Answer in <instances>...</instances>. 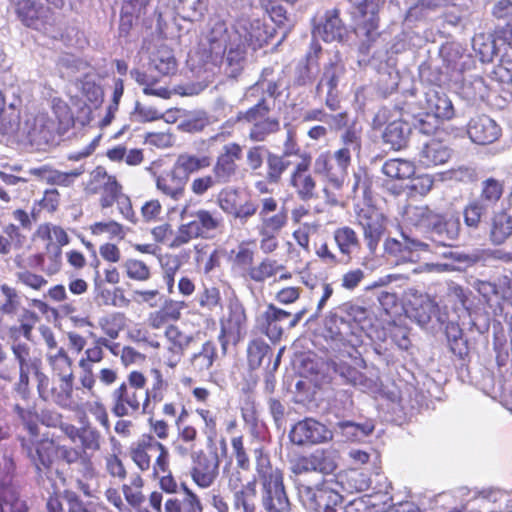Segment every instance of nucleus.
I'll return each instance as SVG.
<instances>
[{
	"label": "nucleus",
	"mask_w": 512,
	"mask_h": 512,
	"mask_svg": "<svg viewBox=\"0 0 512 512\" xmlns=\"http://www.w3.org/2000/svg\"><path fill=\"white\" fill-rule=\"evenodd\" d=\"M330 431L319 421L305 418L297 422L289 433V438L296 445L318 444L329 438Z\"/></svg>",
	"instance_id": "22"
},
{
	"label": "nucleus",
	"mask_w": 512,
	"mask_h": 512,
	"mask_svg": "<svg viewBox=\"0 0 512 512\" xmlns=\"http://www.w3.org/2000/svg\"><path fill=\"white\" fill-rule=\"evenodd\" d=\"M315 472L329 475L332 474L338 467L339 452L337 449L319 448L312 452Z\"/></svg>",
	"instance_id": "42"
},
{
	"label": "nucleus",
	"mask_w": 512,
	"mask_h": 512,
	"mask_svg": "<svg viewBox=\"0 0 512 512\" xmlns=\"http://www.w3.org/2000/svg\"><path fill=\"white\" fill-rule=\"evenodd\" d=\"M103 348L111 349V341L104 336L97 337L92 345L85 349L83 356L79 359V367L93 368L95 364L100 363L105 357Z\"/></svg>",
	"instance_id": "53"
},
{
	"label": "nucleus",
	"mask_w": 512,
	"mask_h": 512,
	"mask_svg": "<svg viewBox=\"0 0 512 512\" xmlns=\"http://www.w3.org/2000/svg\"><path fill=\"white\" fill-rule=\"evenodd\" d=\"M25 240L26 236L22 234L16 224L5 225L0 233V254L8 255L13 249L21 248Z\"/></svg>",
	"instance_id": "49"
},
{
	"label": "nucleus",
	"mask_w": 512,
	"mask_h": 512,
	"mask_svg": "<svg viewBox=\"0 0 512 512\" xmlns=\"http://www.w3.org/2000/svg\"><path fill=\"white\" fill-rule=\"evenodd\" d=\"M367 319L366 308L344 303L331 313L325 323V337L332 341L339 352L355 350L362 344V323Z\"/></svg>",
	"instance_id": "3"
},
{
	"label": "nucleus",
	"mask_w": 512,
	"mask_h": 512,
	"mask_svg": "<svg viewBox=\"0 0 512 512\" xmlns=\"http://www.w3.org/2000/svg\"><path fill=\"white\" fill-rule=\"evenodd\" d=\"M88 189L92 194H99L98 203L101 209L111 208L115 204L119 214L125 220L134 225L138 222L132 200L124 192L123 185L115 175L108 174L106 171L99 172Z\"/></svg>",
	"instance_id": "6"
},
{
	"label": "nucleus",
	"mask_w": 512,
	"mask_h": 512,
	"mask_svg": "<svg viewBox=\"0 0 512 512\" xmlns=\"http://www.w3.org/2000/svg\"><path fill=\"white\" fill-rule=\"evenodd\" d=\"M382 139L385 144H388L395 151L405 148L408 143V132L405 130V124L401 121L389 123L385 127Z\"/></svg>",
	"instance_id": "50"
},
{
	"label": "nucleus",
	"mask_w": 512,
	"mask_h": 512,
	"mask_svg": "<svg viewBox=\"0 0 512 512\" xmlns=\"http://www.w3.org/2000/svg\"><path fill=\"white\" fill-rule=\"evenodd\" d=\"M145 479L139 473H133L128 483L121 486V492L129 507L135 512H162L163 491L154 490L148 496L149 507L144 506L146 496L143 492Z\"/></svg>",
	"instance_id": "13"
},
{
	"label": "nucleus",
	"mask_w": 512,
	"mask_h": 512,
	"mask_svg": "<svg viewBox=\"0 0 512 512\" xmlns=\"http://www.w3.org/2000/svg\"><path fill=\"white\" fill-rule=\"evenodd\" d=\"M21 124V112L14 104L6 106L5 94L0 90V129L7 132H17Z\"/></svg>",
	"instance_id": "43"
},
{
	"label": "nucleus",
	"mask_w": 512,
	"mask_h": 512,
	"mask_svg": "<svg viewBox=\"0 0 512 512\" xmlns=\"http://www.w3.org/2000/svg\"><path fill=\"white\" fill-rule=\"evenodd\" d=\"M280 131V121L276 117L255 122L249 130L248 138L252 142H264L272 134Z\"/></svg>",
	"instance_id": "55"
},
{
	"label": "nucleus",
	"mask_w": 512,
	"mask_h": 512,
	"mask_svg": "<svg viewBox=\"0 0 512 512\" xmlns=\"http://www.w3.org/2000/svg\"><path fill=\"white\" fill-rule=\"evenodd\" d=\"M128 456L139 472L151 471V478L164 493L175 496L181 491L171 468L169 448L150 433H142L130 443Z\"/></svg>",
	"instance_id": "1"
},
{
	"label": "nucleus",
	"mask_w": 512,
	"mask_h": 512,
	"mask_svg": "<svg viewBox=\"0 0 512 512\" xmlns=\"http://www.w3.org/2000/svg\"><path fill=\"white\" fill-rule=\"evenodd\" d=\"M333 239L339 252L351 259L354 251L361 248V241L357 232L350 226H340L333 231Z\"/></svg>",
	"instance_id": "38"
},
{
	"label": "nucleus",
	"mask_w": 512,
	"mask_h": 512,
	"mask_svg": "<svg viewBox=\"0 0 512 512\" xmlns=\"http://www.w3.org/2000/svg\"><path fill=\"white\" fill-rule=\"evenodd\" d=\"M83 173L82 170L74 169L68 172L60 171L45 164L29 170V174L45 182L50 186L62 188L72 187L76 179ZM62 197L56 187H50L43 191L42 197L33 203V214L41 216L44 212L49 215L57 213L60 209Z\"/></svg>",
	"instance_id": "4"
},
{
	"label": "nucleus",
	"mask_w": 512,
	"mask_h": 512,
	"mask_svg": "<svg viewBox=\"0 0 512 512\" xmlns=\"http://www.w3.org/2000/svg\"><path fill=\"white\" fill-rule=\"evenodd\" d=\"M12 351L19 362V368H31L35 375L37 371H41V359L30 357V347L26 343L13 344Z\"/></svg>",
	"instance_id": "63"
},
{
	"label": "nucleus",
	"mask_w": 512,
	"mask_h": 512,
	"mask_svg": "<svg viewBox=\"0 0 512 512\" xmlns=\"http://www.w3.org/2000/svg\"><path fill=\"white\" fill-rule=\"evenodd\" d=\"M467 133L474 143L487 145L499 138L501 128L492 118L478 115L469 121Z\"/></svg>",
	"instance_id": "25"
},
{
	"label": "nucleus",
	"mask_w": 512,
	"mask_h": 512,
	"mask_svg": "<svg viewBox=\"0 0 512 512\" xmlns=\"http://www.w3.org/2000/svg\"><path fill=\"white\" fill-rule=\"evenodd\" d=\"M426 246L419 241L408 238L404 242L395 238H388L385 240L384 250L388 255L395 257L398 262H415L416 252L424 249Z\"/></svg>",
	"instance_id": "33"
},
{
	"label": "nucleus",
	"mask_w": 512,
	"mask_h": 512,
	"mask_svg": "<svg viewBox=\"0 0 512 512\" xmlns=\"http://www.w3.org/2000/svg\"><path fill=\"white\" fill-rule=\"evenodd\" d=\"M186 184L187 177L180 176L175 167L155 175L157 190L173 201H179L185 196Z\"/></svg>",
	"instance_id": "27"
},
{
	"label": "nucleus",
	"mask_w": 512,
	"mask_h": 512,
	"mask_svg": "<svg viewBox=\"0 0 512 512\" xmlns=\"http://www.w3.org/2000/svg\"><path fill=\"white\" fill-rule=\"evenodd\" d=\"M265 163V181L268 184L273 185L279 184L281 182L284 173L291 165V162L285 157V155L277 154L271 151H267Z\"/></svg>",
	"instance_id": "40"
},
{
	"label": "nucleus",
	"mask_w": 512,
	"mask_h": 512,
	"mask_svg": "<svg viewBox=\"0 0 512 512\" xmlns=\"http://www.w3.org/2000/svg\"><path fill=\"white\" fill-rule=\"evenodd\" d=\"M14 411L22 425L28 432L27 437L40 436L39 414L35 408H23L19 404L14 406Z\"/></svg>",
	"instance_id": "61"
},
{
	"label": "nucleus",
	"mask_w": 512,
	"mask_h": 512,
	"mask_svg": "<svg viewBox=\"0 0 512 512\" xmlns=\"http://www.w3.org/2000/svg\"><path fill=\"white\" fill-rule=\"evenodd\" d=\"M272 354V349L262 338H255L249 341L247 346V361L252 370L258 369L263 359Z\"/></svg>",
	"instance_id": "56"
},
{
	"label": "nucleus",
	"mask_w": 512,
	"mask_h": 512,
	"mask_svg": "<svg viewBox=\"0 0 512 512\" xmlns=\"http://www.w3.org/2000/svg\"><path fill=\"white\" fill-rule=\"evenodd\" d=\"M415 165L413 162L404 159H389L382 167V172L391 179L406 180L415 174Z\"/></svg>",
	"instance_id": "51"
},
{
	"label": "nucleus",
	"mask_w": 512,
	"mask_h": 512,
	"mask_svg": "<svg viewBox=\"0 0 512 512\" xmlns=\"http://www.w3.org/2000/svg\"><path fill=\"white\" fill-rule=\"evenodd\" d=\"M123 269L128 279L136 282H147L152 277L151 268L140 259L129 258L123 263Z\"/></svg>",
	"instance_id": "58"
},
{
	"label": "nucleus",
	"mask_w": 512,
	"mask_h": 512,
	"mask_svg": "<svg viewBox=\"0 0 512 512\" xmlns=\"http://www.w3.org/2000/svg\"><path fill=\"white\" fill-rule=\"evenodd\" d=\"M284 268L277 260L266 257L249 269L248 276L256 283H264L275 277Z\"/></svg>",
	"instance_id": "48"
},
{
	"label": "nucleus",
	"mask_w": 512,
	"mask_h": 512,
	"mask_svg": "<svg viewBox=\"0 0 512 512\" xmlns=\"http://www.w3.org/2000/svg\"><path fill=\"white\" fill-rule=\"evenodd\" d=\"M46 509L47 512H89L80 496L70 489H65L61 495H49Z\"/></svg>",
	"instance_id": "32"
},
{
	"label": "nucleus",
	"mask_w": 512,
	"mask_h": 512,
	"mask_svg": "<svg viewBox=\"0 0 512 512\" xmlns=\"http://www.w3.org/2000/svg\"><path fill=\"white\" fill-rule=\"evenodd\" d=\"M512 234V216L506 211H499L492 218L491 240L502 244Z\"/></svg>",
	"instance_id": "52"
},
{
	"label": "nucleus",
	"mask_w": 512,
	"mask_h": 512,
	"mask_svg": "<svg viewBox=\"0 0 512 512\" xmlns=\"http://www.w3.org/2000/svg\"><path fill=\"white\" fill-rule=\"evenodd\" d=\"M182 498L172 496L164 502V512H204L200 496L185 483H181Z\"/></svg>",
	"instance_id": "30"
},
{
	"label": "nucleus",
	"mask_w": 512,
	"mask_h": 512,
	"mask_svg": "<svg viewBox=\"0 0 512 512\" xmlns=\"http://www.w3.org/2000/svg\"><path fill=\"white\" fill-rule=\"evenodd\" d=\"M312 156L308 152L300 155V161L291 169L288 185L299 199L309 201L316 197L317 180L312 171Z\"/></svg>",
	"instance_id": "16"
},
{
	"label": "nucleus",
	"mask_w": 512,
	"mask_h": 512,
	"mask_svg": "<svg viewBox=\"0 0 512 512\" xmlns=\"http://www.w3.org/2000/svg\"><path fill=\"white\" fill-rule=\"evenodd\" d=\"M437 214L427 205L408 206L405 210V219L412 226L429 230L433 226Z\"/></svg>",
	"instance_id": "47"
},
{
	"label": "nucleus",
	"mask_w": 512,
	"mask_h": 512,
	"mask_svg": "<svg viewBox=\"0 0 512 512\" xmlns=\"http://www.w3.org/2000/svg\"><path fill=\"white\" fill-rule=\"evenodd\" d=\"M233 29L252 45L253 50L267 43V31L260 19L239 18Z\"/></svg>",
	"instance_id": "31"
},
{
	"label": "nucleus",
	"mask_w": 512,
	"mask_h": 512,
	"mask_svg": "<svg viewBox=\"0 0 512 512\" xmlns=\"http://www.w3.org/2000/svg\"><path fill=\"white\" fill-rule=\"evenodd\" d=\"M278 209V201L274 197H265L260 201L258 234L259 247L264 254H271L279 247L278 234L288 221L287 211Z\"/></svg>",
	"instance_id": "8"
},
{
	"label": "nucleus",
	"mask_w": 512,
	"mask_h": 512,
	"mask_svg": "<svg viewBox=\"0 0 512 512\" xmlns=\"http://www.w3.org/2000/svg\"><path fill=\"white\" fill-rule=\"evenodd\" d=\"M364 5H360V11L363 16V20L357 24L356 29L358 32L365 37L368 44L374 42L378 36L380 35L378 32L379 27V17L377 13L372 12L369 16H367V13L362 9Z\"/></svg>",
	"instance_id": "60"
},
{
	"label": "nucleus",
	"mask_w": 512,
	"mask_h": 512,
	"mask_svg": "<svg viewBox=\"0 0 512 512\" xmlns=\"http://www.w3.org/2000/svg\"><path fill=\"white\" fill-rule=\"evenodd\" d=\"M248 327V318L243 304L238 300H231L227 305V312L220 319L218 341L221 352L227 353L229 344L237 345L241 342Z\"/></svg>",
	"instance_id": "11"
},
{
	"label": "nucleus",
	"mask_w": 512,
	"mask_h": 512,
	"mask_svg": "<svg viewBox=\"0 0 512 512\" xmlns=\"http://www.w3.org/2000/svg\"><path fill=\"white\" fill-rule=\"evenodd\" d=\"M35 377L40 399L73 412L84 410L86 404L85 392L79 387H74L73 373L62 375L58 380L52 381L42 371H37Z\"/></svg>",
	"instance_id": "5"
},
{
	"label": "nucleus",
	"mask_w": 512,
	"mask_h": 512,
	"mask_svg": "<svg viewBox=\"0 0 512 512\" xmlns=\"http://www.w3.org/2000/svg\"><path fill=\"white\" fill-rule=\"evenodd\" d=\"M335 477V483L340 485L343 491L349 494L364 491L368 487L363 473L357 469L340 471Z\"/></svg>",
	"instance_id": "46"
},
{
	"label": "nucleus",
	"mask_w": 512,
	"mask_h": 512,
	"mask_svg": "<svg viewBox=\"0 0 512 512\" xmlns=\"http://www.w3.org/2000/svg\"><path fill=\"white\" fill-rule=\"evenodd\" d=\"M150 376L151 382L143 390L144 414H151L169 390V382L159 368H151Z\"/></svg>",
	"instance_id": "26"
},
{
	"label": "nucleus",
	"mask_w": 512,
	"mask_h": 512,
	"mask_svg": "<svg viewBox=\"0 0 512 512\" xmlns=\"http://www.w3.org/2000/svg\"><path fill=\"white\" fill-rule=\"evenodd\" d=\"M339 14L340 11L337 8L328 10L325 13V20L321 31V37L325 42H332L343 38L345 27Z\"/></svg>",
	"instance_id": "45"
},
{
	"label": "nucleus",
	"mask_w": 512,
	"mask_h": 512,
	"mask_svg": "<svg viewBox=\"0 0 512 512\" xmlns=\"http://www.w3.org/2000/svg\"><path fill=\"white\" fill-rule=\"evenodd\" d=\"M20 445L38 472L49 471L57 460L58 443L48 434L20 437Z\"/></svg>",
	"instance_id": "15"
},
{
	"label": "nucleus",
	"mask_w": 512,
	"mask_h": 512,
	"mask_svg": "<svg viewBox=\"0 0 512 512\" xmlns=\"http://www.w3.org/2000/svg\"><path fill=\"white\" fill-rule=\"evenodd\" d=\"M243 148L237 142H229L221 148L212 167V173L219 183L228 184L236 179L240 171Z\"/></svg>",
	"instance_id": "17"
},
{
	"label": "nucleus",
	"mask_w": 512,
	"mask_h": 512,
	"mask_svg": "<svg viewBox=\"0 0 512 512\" xmlns=\"http://www.w3.org/2000/svg\"><path fill=\"white\" fill-rule=\"evenodd\" d=\"M131 74L134 76L135 81L143 86V93L145 95L156 96L167 99L170 96V91L166 87H157V79L148 75L144 71L133 70Z\"/></svg>",
	"instance_id": "57"
},
{
	"label": "nucleus",
	"mask_w": 512,
	"mask_h": 512,
	"mask_svg": "<svg viewBox=\"0 0 512 512\" xmlns=\"http://www.w3.org/2000/svg\"><path fill=\"white\" fill-rule=\"evenodd\" d=\"M89 230L94 236L107 234L110 239L123 240L126 236L124 226L115 220L94 222L90 225Z\"/></svg>",
	"instance_id": "59"
},
{
	"label": "nucleus",
	"mask_w": 512,
	"mask_h": 512,
	"mask_svg": "<svg viewBox=\"0 0 512 512\" xmlns=\"http://www.w3.org/2000/svg\"><path fill=\"white\" fill-rule=\"evenodd\" d=\"M152 63L163 76L174 75L177 71V61L173 51L167 46H160L153 55Z\"/></svg>",
	"instance_id": "54"
},
{
	"label": "nucleus",
	"mask_w": 512,
	"mask_h": 512,
	"mask_svg": "<svg viewBox=\"0 0 512 512\" xmlns=\"http://www.w3.org/2000/svg\"><path fill=\"white\" fill-rule=\"evenodd\" d=\"M211 165V157L208 155L197 156L189 153H182L178 155L174 167L183 172V177L196 173L200 170L206 169Z\"/></svg>",
	"instance_id": "44"
},
{
	"label": "nucleus",
	"mask_w": 512,
	"mask_h": 512,
	"mask_svg": "<svg viewBox=\"0 0 512 512\" xmlns=\"http://www.w3.org/2000/svg\"><path fill=\"white\" fill-rule=\"evenodd\" d=\"M232 455L236 461V467L240 471L248 472L251 468V461L248 450L245 447L243 435L231 438Z\"/></svg>",
	"instance_id": "62"
},
{
	"label": "nucleus",
	"mask_w": 512,
	"mask_h": 512,
	"mask_svg": "<svg viewBox=\"0 0 512 512\" xmlns=\"http://www.w3.org/2000/svg\"><path fill=\"white\" fill-rule=\"evenodd\" d=\"M217 357L215 343L208 340L202 344L198 352L193 353L189 358V369L194 374H202L212 368Z\"/></svg>",
	"instance_id": "36"
},
{
	"label": "nucleus",
	"mask_w": 512,
	"mask_h": 512,
	"mask_svg": "<svg viewBox=\"0 0 512 512\" xmlns=\"http://www.w3.org/2000/svg\"><path fill=\"white\" fill-rule=\"evenodd\" d=\"M193 217L194 219L191 221L196 226L201 238L207 239L212 236V232L223 227V218L215 211L198 209L193 213Z\"/></svg>",
	"instance_id": "37"
},
{
	"label": "nucleus",
	"mask_w": 512,
	"mask_h": 512,
	"mask_svg": "<svg viewBox=\"0 0 512 512\" xmlns=\"http://www.w3.org/2000/svg\"><path fill=\"white\" fill-rule=\"evenodd\" d=\"M432 240L439 246L452 247L453 242L460 234V221L459 217L449 216L448 214L438 213L437 217L430 227Z\"/></svg>",
	"instance_id": "23"
},
{
	"label": "nucleus",
	"mask_w": 512,
	"mask_h": 512,
	"mask_svg": "<svg viewBox=\"0 0 512 512\" xmlns=\"http://www.w3.org/2000/svg\"><path fill=\"white\" fill-rule=\"evenodd\" d=\"M78 439L80 441L81 451L83 454H87V451L96 452L101 448L100 432L89 425L81 427Z\"/></svg>",
	"instance_id": "64"
},
{
	"label": "nucleus",
	"mask_w": 512,
	"mask_h": 512,
	"mask_svg": "<svg viewBox=\"0 0 512 512\" xmlns=\"http://www.w3.org/2000/svg\"><path fill=\"white\" fill-rule=\"evenodd\" d=\"M188 474L199 489L212 487L219 476V460L200 449L191 456Z\"/></svg>",
	"instance_id": "18"
},
{
	"label": "nucleus",
	"mask_w": 512,
	"mask_h": 512,
	"mask_svg": "<svg viewBox=\"0 0 512 512\" xmlns=\"http://www.w3.org/2000/svg\"><path fill=\"white\" fill-rule=\"evenodd\" d=\"M428 113L441 120H450L455 115L454 106L446 93L439 90H429L426 93Z\"/></svg>",
	"instance_id": "35"
},
{
	"label": "nucleus",
	"mask_w": 512,
	"mask_h": 512,
	"mask_svg": "<svg viewBox=\"0 0 512 512\" xmlns=\"http://www.w3.org/2000/svg\"><path fill=\"white\" fill-rule=\"evenodd\" d=\"M255 471L261 486V504L266 512H290L289 500L284 483V471L274 467L270 454L264 446L253 450Z\"/></svg>",
	"instance_id": "2"
},
{
	"label": "nucleus",
	"mask_w": 512,
	"mask_h": 512,
	"mask_svg": "<svg viewBox=\"0 0 512 512\" xmlns=\"http://www.w3.org/2000/svg\"><path fill=\"white\" fill-rule=\"evenodd\" d=\"M352 153L347 148L320 152L314 160V172L333 188L340 189L348 176Z\"/></svg>",
	"instance_id": "10"
},
{
	"label": "nucleus",
	"mask_w": 512,
	"mask_h": 512,
	"mask_svg": "<svg viewBox=\"0 0 512 512\" xmlns=\"http://www.w3.org/2000/svg\"><path fill=\"white\" fill-rule=\"evenodd\" d=\"M505 191V181L490 176L482 180L480 185L479 200L488 207H494L502 199Z\"/></svg>",
	"instance_id": "39"
},
{
	"label": "nucleus",
	"mask_w": 512,
	"mask_h": 512,
	"mask_svg": "<svg viewBox=\"0 0 512 512\" xmlns=\"http://www.w3.org/2000/svg\"><path fill=\"white\" fill-rule=\"evenodd\" d=\"M226 488L232 495L235 510L240 512H258L257 479L252 477L246 481L245 474L238 469L225 471Z\"/></svg>",
	"instance_id": "12"
},
{
	"label": "nucleus",
	"mask_w": 512,
	"mask_h": 512,
	"mask_svg": "<svg viewBox=\"0 0 512 512\" xmlns=\"http://www.w3.org/2000/svg\"><path fill=\"white\" fill-rule=\"evenodd\" d=\"M15 13L25 27L37 31L45 30L47 26L56 24L52 9L34 0H18L15 5Z\"/></svg>",
	"instance_id": "19"
},
{
	"label": "nucleus",
	"mask_w": 512,
	"mask_h": 512,
	"mask_svg": "<svg viewBox=\"0 0 512 512\" xmlns=\"http://www.w3.org/2000/svg\"><path fill=\"white\" fill-rule=\"evenodd\" d=\"M57 459H61L69 465L80 463L82 466V476L86 480L92 479L96 476V469L91 458L87 454H83L78 448L58 444Z\"/></svg>",
	"instance_id": "34"
},
{
	"label": "nucleus",
	"mask_w": 512,
	"mask_h": 512,
	"mask_svg": "<svg viewBox=\"0 0 512 512\" xmlns=\"http://www.w3.org/2000/svg\"><path fill=\"white\" fill-rule=\"evenodd\" d=\"M147 378L139 370L130 371L122 383L111 392V412L123 418L144 413L143 390Z\"/></svg>",
	"instance_id": "7"
},
{
	"label": "nucleus",
	"mask_w": 512,
	"mask_h": 512,
	"mask_svg": "<svg viewBox=\"0 0 512 512\" xmlns=\"http://www.w3.org/2000/svg\"><path fill=\"white\" fill-rule=\"evenodd\" d=\"M328 366L334 373L339 375L347 385H351L363 391L376 387V382L363 372V370L367 368V364L358 351V348L339 352V356L329 360Z\"/></svg>",
	"instance_id": "9"
},
{
	"label": "nucleus",
	"mask_w": 512,
	"mask_h": 512,
	"mask_svg": "<svg viewBox=\"0 0 512 512\" xmlns=\"http://www.w3.org/2000/svg\"><path fill=\"white\" fill-rule=\"evenodd\" d=\"M452 150L443 136H433L425 142L419 152V163L426 167H434L448 162Z\"/></svg>",
	"instance_id": "24"
},
{
	"label": "nucleus",
	"mask_w": 512,
	"mask_h": 512,
	"mask_svg": "<svg viewBox=\"0 0 512 512\" xmlns=\"http://www.w3.org/2000/svg\"><path fill=\"white\" fill-rule=\"evenodd\" d=\"M187 307L184 301L168 299L162 306L149 313L147 322L153 329H161L181 319L182 311Z\"/></svg>",
	"instance_id": "29"
},
{
	"label": "nucleus",
	"mask_w": 512,
	"mask_h": 512,
	"mask_svg": "<svg viewBox=\"0 0 512 512\" xmlns=\"http://www.w3.org/2000/svg\"><path fill=\"white\" fill-rule=\"evenodd\" d=\"M335 484L333 480H322L315 487L303 486L300 496L304 504L315 512H336L344 498L334 488Z\"/></svg>",
	"instance_id": "14"
},
{
	"label": "nucleus",
	"mask_w": 512,
	"mask_h": 512,
	"mask_svg": "<svg viewBox=\"0 0 512 512\" xmlns=\"http://www.w3.org/2000/svg\"><path fill=\"white\" fill-rule=\"evenodd\" d=\"M356 219L363 231L368 250L375 253L386 231L385 217L376 209L367 207L357 213Z\"/></svg>",
	"instance_id": "21"
},
{
	"label": "nucleus",
	"mask_w": 512,
	"mask_h": 512,
	"mask_svg": "<svg viewBox=\"0 0 512 512\" xmlns=\"http://www.w3.org/2000/svg\"><path fill=\"white\" fill-rule=\"evenodd\" d=\"M0 291L4 296V300L0 302L1 315L13 317L21 314L24 320H31L32 322L38 320V316L34 311L23 307L22 297L14 287L4 283L0 285Z\"/></svg>",
	"instance_id": "28"
},
{
	"label": "nucleus",
	"mask_w": 512,
	"mask_h": 512,
	"mask_svg": "<svg viewBox=\"0 0 512 512\" xmlns=\"http://www.w3.org/2000/svg\"><path fill=\"white\" fill-rule=\"evenodd\" d=\"M299 318V316H292L289 311L271 303L261 314L260 329L272 342H276L281 339L285 327L292 328L296 326Z\"/></svg>",
	"instance_id": "20"
},
{
	"label": "nucleus",
	"mask_w": 512,
	"mask_h": 512,
	"mask_svg": "<svg viewBox=\"0 0 512 512\" xmlns=\"http://www.w3.org/2000/svg\"><path fill=\"white\" fill-rule=\"evenodd\" d=\"M126 325L127 317L119 311L107 313L98 319V327L109 341L117 339Z\"/></svg>",
	"instance_id": "41"
}]
</instances>
